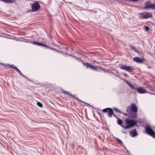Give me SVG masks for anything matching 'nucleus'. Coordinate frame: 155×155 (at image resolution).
Here are the masks:
<instances>
[{"label":"nucleus","instance_id":"4","mask_svg":"<svg viewBox=\"0 0 155 155\" xmlns=\"http://www.w3.org/2000/svg\"><path fill=\"white\" fill-rule=\"evenodd\" d=\"M145 128L147 134L153 138H155V132L152 130L150 126L147 125Z\"/></svg>","mask_w":155,"mask_h":155},{"label":"nucleus","instance_id":"20","mask_svg":"<svg viewBox=\"0 0 155 155\" xmlns=\"http://www.w3.org/2000/svg\"><path fill=\"white\" fill-rule=\"evenodd\" d=\"M69 92H70L69 91H64V93L65 94H68L70 96H71L73 97H74V95H73L71 94H69Z\"/></svg>","mask_w":155,"mask_h":155},{"label":"nucleus","instance_id":"14","mask_svg":"<svg viewBox=\"0 0 155 155\" xmlns=\"http://www.w3.org/2000/svg\"><path fill=\"white\" fill-rule=\"evenodd\" d=\"M130 47L132 50H134L135 52L137 53L138 54H140V52L137 49L135 48V46L130 45Z\"/></svg>","mask_w":155,"mask_h":155},{"label":"nucleus","instance_id":"11","mask_svg":"<svg viewBox=\"0 0 155 155\" xmlns=\"http://www.w3.org/2000/svg\"><path fill=\"white\" fill-rule=\"evenodd\" d=\"M130 134H132V137H134L138 135L136 129H134L132 130L130 132Z\"/></svg>","mask_w":155,"mask_h":155},{"label":"nucleus","instance_id":"22","mask_svg":"<svg viewBox=\"0 0 155 155\" xmlns=\"http://www.w3.org/2000/svg\"><path fill=\"white\" fill-rule=\"evenodd\" d=\"M23 77H24L25 78H26V79H27V80L28 81H31L32 82H33V81H32L31 80H30L28 78V77H26V76H25L24 75L23 76Z\"/></svg>","mask_w":155,"mask_h":155},{"label":"nucleus","instance_id":"9","mask_svg":"<svg viewBox=\"0 0 155 155\" xmlns=\"http://www.w3.org/2000/svg\"><path fill=\"white\" fill-rule=\"evenodd\" d=\"M137 90V92L140 94L146 93L147 92L144 88L141 87L138 88Z\"/></svg>","mask_w":155,"mask_h":155},{"label":"nucleus","instance_id":"27","mask_svg":"<svg viewBox=\"0 0 155 155\" xmlns=\"http://www.w3.org/2000/svg\"><path fill=\"white\" fill-rule=\"evenodd\" d=\"M126 83H127L129 86L130 85H131V84L129 82H128L127 81H126Z\"/></svg>","mask_w":155,"mask_h":155},{"label":"nucleus","instance_id":"19","mask_svg":"<svg viewBox=\"0 0 155 155\" xmlns=\"http://www.w3.org/2000/svg\"><path fill=\"white\" fill-rule=\"evenodd\" d=\"M115 139L117 140V141L119 143L120 145H122L123 143L121 140H120L117 138H116Z\"/></svg>","mask_w":155,"mask_h":155},{"label":"nucleus","instance_id":"10","mask_svg":"<svg viewBox=\"0 0 155 155\" xmlns=\"http://www.w3.org/2000/svg\"><path fill=\"white\" fill-rule=\"evenodd\" d=\"M133 60L134 61L138 63H142L143 62V59L138 57L133 58Z\"/></svg>","mask_w":155,"mask_h":155},{"label":"nucleus","instance_id":"23","mask_svg":"<svg viewBox=\"0 0 155 155\" xmlns=\"http://www.w3.org/2000/svg\"><path fill=\"white\" fill-rule=\"evenodd\" d=\"M146 31H148L149 29V27L148 26H145L144 27Z\"/></svg>","mask_w":155,"mask_h":155},{"label":"nucleus","instance_id":"12","mask_svg":"<svg viewBox=\"0 0 155 155\" xmlns=\"http://www.w3.org/2000/svg\"><path fill=\"white\" fill-rule=\"evenodd\" d=\"M99 69H100L102 70H104V69L98 66H93V67L92 68L91 70H93L95 71H97Z\"/></svg>","mask_w":155,"mask_h":155},{"label":"nucleus","instance_id":"24","mask_svg":"<svg viewBox=\"0 0 155 155\" xmlns=\"http://www.w3.org/2000/svg\"><path fill=\"white\" fill-rule=\"evenodd\" d=\"M130 86L132 89L137 90V88H136L132 84H131V85H130Z\"/></svg>","mask_w":155,"mask_h":155},{"label":"nucleus","instance_id":"17","mask_svg":"<svg viewBox=\"0 0 155 155\" xmlns=\"http://www.w3.org/2000/svg\"><path fill=\"white\" fill-rule=\"evenodd\" d=\"M14 69H15L17 72H18L20 75H21L22 76H23L24 75L22 74L21 72V71L18 69L17 67H15Z\"/></svg>","mask_w":155,"mask_h":155},{"label":"nucleus","instance_id":"16","mask_svg":"<svg viewBox=\"0 0 155 155\" xmlns=\"http://www.w3.org/2000/svg\"><path fill=\"white\" fill-rule=\"evenodd\" d=\"M6 3H11L14 2L16 0H1Z\"/></svg>","mask_w":155,"mask_h":155},{"label":"nucleus","instance_id":"5","mask_svg":"<svg viewBox=\"0 0 155 155\" xmlns=\"http://www.w3.org/2000/svg\"><path fill=\"white\" fill-rule=\"evenodd\" d=\"M102 111L104 113L107 112L108 116L109 117H112V114H114L113 110L110 108H107L102 110Z\"/></svg>","mask_w":155,"mask_h":155},{"label":"nucleus","instance_id":"29","mask_svg":"<svg viewBox=\"0 0 155 155\" xmlns=\"http://www.w3.org/2000/svg\"><path fill=\"white\" fill-rule=\"evenodd\" d=\"M113 115H114L115 117H117H117L116 116V115H115V114H113Z\"/></svg>","mask_w":155,"mask_h":155},{"label":"nucleus","instance_id":"25","mask_svg":"<svg viewBox=\"0 0 155 155\" xmlns=\"http://www.w3.org/2000/svg\"><path fill=\"white\" fill-rule=\"evenodd\" d=\"M114 110H116V111H117L118 112H119V113L121 112V111L119 110H118V109H117V108H114Z\"/></svg>","mask_w":155,"mask_h":155},{"label":"nucleus","instance_id":"3","mask_svg":"<svg viewBox=\"0 0 155 155\" xmlns=\"http://www.w3.org/2000/svg\"><path fill=\"white\" fill-rule=\"evenodd\" d=\"M140 18L141 19H147L151 18L153 16L151 13L148 12H143L139 13Z\"/></svg>","mask_w":155,"mask_h":155},{"label":"nucleus","instance_id":"1","mask_svg":"<svg viewBox=\"0 0 155 155\" xmlns=\"http://www.w3.org/2000/svg\"><path fill=\"white\" fill-rule=\"evenodd\" d=\"M125 122L127 125L126 126H124L123 124H122V121L121 120L119 119L117 121L118 124L120 125L124 129H127L131 128L137 124L135 121L131 119H125Z\"/></svg>","mask_w":155,"mask_h":155},{"label":"nucleus","instance_id":"2","mask_svg":"<svg viewBox=\"0 0 155 155\" xmlns=\"http://www.w3.org/2000/svg\"><path fill=\"white\" fill-rule=\"evenodd\" d=\"M137 108L134 104H132L131 107L129 106L127 107V111L128 112L130 116L133 118L137 117Z\"/></svg>","mask_w":155,"mask_h":155},{"label":"nucleus","instance_id":"26","mask_svg":"<svg viewBox=\"0 0 155 155\" xmlns=\"http://www.w3.org/2000/svg\"><path fill=\"white\" fill-rule=\"evenodd\" d=\"M8 65L9 66H10V67H11L12 68H13L14 69V68L15 67H16V66H14V64H12V65Z\"/></svg>","mask_w":155,"mask_h":155},{"label":"nucleus","instance_id":"6","mask_svg":"<svg viewBox=\"0 0 155 155\" xmlns=\"http://www.w3.org/2000/svg\"><path fill=\"white\" fill-rule=\"evenodd\" d=\"M40 7V6L38 3L35 2L32 4L31 8L32 12L36 11L39 9Z\"/></svg>","mask_w":155,"mask_h":155},{"label":"nucleus","instance_id":"8","mask_svg":"<svg viewBox=\"0 0 155 155\" xmlns=\"http://www.w3.org/2000/svg\"><path fill=\"white\" fill-rule=\"evenodd\" d=\"M76 58L77 60L81 61V62H83V64L86 67V68L87 69H88L89 68L90 69H92L93 66V65L87 63H84L83 61L81 60L80 59L77 58Z\"/></svg>","mask_w":155,"mask_h":155},{"label":"nucleus","instance_id":"15","mask_svg":"<svg viewBox=\"0 0 155 155\" xmlns=\"http://www.w3.org/2000/svg\"><path fill=\"white\" fill-rule=\"evenodd\" d=\"M150 2H146L145 3V6L144 7V9H147L150 8L149 7H148V6L150 5L151 4Z\"/></svg>","mask_w":155,"mask_h":155},{"label":"nucleus","instance_id":"18","mask_svg":"<svg viewBox=\"0 0 155 155\" xmlns=\"http://www.w3.org/2000/svg\"><path fill=\"white\" fill-rule=\"evenodd\" d=\"M148 7H149L150 8L155 9V4H151L148 6Z\"/></svg>","mask_w":155,"mask_h":155},{"label":"nucleus","instance_id":"28","mask_svg":"<svg viewBox=\"0 0 155 155\" xmlns=\"http://www.w3.org/2000/svg\"><path fill=\"white\" fill-rule=\"evenodd\" d=\"M124 115L125 116H127L128 115V114H127V113H124Z\"/></svg>","mask_w":155,"mask_h":155},{"label":"nucleus","instance_id":"21","mask_svg":"<svg viewBox=\"0 0 155 155\" xmlns=\"http://www.w3.org/2000/svg\"><path fill=\"white\" fill-rule=\"evenodd\" d=\"M37 105L40 107H43L42 104L40 102H38L37 103Z\"/></svg>","mask_w":155,"mask_h":155},{"label":"nucleus","instance_id":"7","mask_svg":"<svg viewBox=\"0 0 155 155\" xmlns=\"http://www.w3.org/2000/svg\"><path fill=\"white\" fill-rule=\"evenodd\" d=\"M120 69L125 70L129 72H132L134 70L133 67L129 66L121 65L120 68Z\"/></svg>","mask_w":155,"mask_h":155},{"label":"nucleus","instance_id":"13","mask_svg":"<svg viewBox=\"0 0 155 155\" xmlns=\"http://www.w3.org/2000/svg\"><path fill=\"white\" fill-rule=\"evenodd\" d=\"M32 43L35 45H36L38 46H43L45 47H48V46L47 45H45L43 43H41L36 42H34V41H32Z\"/></svg>","mask_w":155,"mask_h":155}]
</instances>
